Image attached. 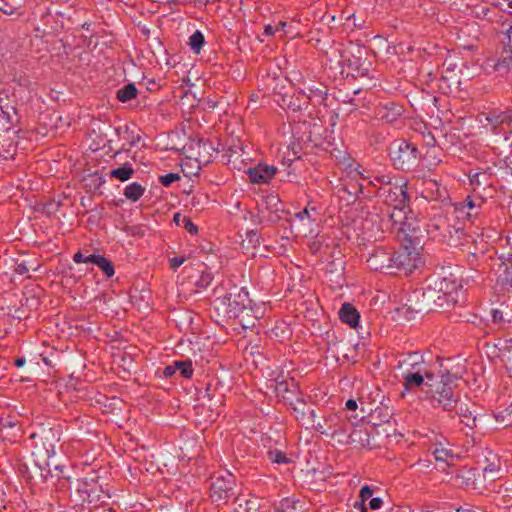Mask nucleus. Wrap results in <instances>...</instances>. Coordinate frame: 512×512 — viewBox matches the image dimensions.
I'll return each mask as SVG.
<instances>
[{
  "instance_id": "f257e3e1",
  "label": "nucleus",
  "mask_w": 512,
  "mask_h": 512,
  "mask_svg": "<svg viewBox=\"0 0 512 512\" xmlns=\"http://www.w3.org/2000/svg\"><path fill=\"white\" fill-rule=\"evenodd\" d=\"M379 186L374 192L370 189L365 191L366 187L359 184V193L364 197L377 196L383 200V203L391 208L388 212V219H403V211L407 210L409 205V195L407 192L408 182L398 178L392 173L378 171L373 176Z\"/></svg>"
},
{
  "instance_id": "f03ea898",
  "label": "nucleus",
  "mask_w": 512,
  "mask_h": 512,
  "mask_svg": "<svg viewBox=\"0 0 512 512\" xmlns=\"http://www.w3.org/2000/svg\"><path fill=\"white\" fill-rule=\"evenodd\" d=\"M396 368L400 372L405 391H414L420 388L425 380L428 381V384L434 379L431 365L418 352H411L400 357Z\"/></svg>"
},
{
  "instance_id": "7ed1b4c3",
  "label": "nucleus",
  "mask_w": 512,
  "mask_h": 512,
  "mask_svg": "<svg viewBox=\"0 0 512 512\" xmlns=\"http://www.w3.org/2000/svg\"><path fill=\"white\" fill-rule=\"evenodd\" d=\"M251 299L246 287L233 285L224 295L216 296L214 308L227 318H237L240 314L250 308Z\"/></svg>"
},
{
  "instance_id": "20e7f679",
  "label": "nucleus",
  "mask_w": 512,
  "mask_h": 512,
  "mask_svg": "<svg viewBox=\"0 0 512 512\" xmlns=\"http://www.w3.org/2000/svg\"><path fill=\"white\" fill-rule=\"evenodd\" d=\"M388 223L391 224L390 228L396 233L401 243L421 245L425 230L410 207L403 211V219H388Z\"/></svg>"
},
{
  "instance_id": "39448f33",
  "label": "nucleus",
  "mask_w": 512,
  "mask_h": 512,
  "mask_svg": "<svg viewBox=\"0 0 512 512\" xmlns=\"http://www.w3.org/2000/svg\"><path fill=\"white\" fill-rule=\"evenodd\" d=\"M389 156L396 169L410 171L417 167L420 152L414 144L405 139H398L391 143Z\"/></svg>"
},
{
  "instance_id": "423d86ee",
  "label": "nucleus",
  "mask_w": 512,
  "mask_h": 512,
  "mask_svg": "<svg viewBox=\"0 0 512 512\" xmlns=\"http://www.w3.org/2000/svg\"><path fill=\"white\" fill-rule=\"evenodd\" d=\"M430 387L428 393L429 401L434 408H442L444 411L451 413L459 402V395L453 391L451 383L441 377V381L436 383H428Z\"/></svg>"
},
{
  "instance_id": "0eeeda50",
  "label": "nucleus",
  "mask_w": 512,
  "mask_h": 512,
  "mask_svg": "<svg viewBox=\"0 0 512 512\" xmlns=\"http://www.w3.org/2000/svg\"><path fill=\"white\" fill-rule=\"evenodd\" d=\"M462 285L460 282L450 275L449 277L438 278L434 281V285H429L423 290V297L436 296V293L446 295L449 303H458L459 294L461 292Z\"/></svg>"
},
{
  "instance_id": "6e6552de",
  "label": "nucleus",
  "mask_w": 512,
  "mask_h": 512,
  "mask_svg": "<svg viewBox=\"0 0 512 512\" xmlns=\"http://www.w3.org/2000/svg\"><path fill=\"white\" fill-rule=\"evenodd\" d=\"M421 245L402 243V247L392 253L393 267L405 272H412L421 263L419 248Z\"/></svg>"
},
{
  "instance_id": "1a4fd4ad",
  "label": "nucleus",
  "mask_w": 512,
  "mask_h": 512,
  "mask_svg": "<svg viewBox=\"0 0 512 512\" xmlns=\"http://www.w3.org/2000/svg\"><path fill=\"white\" fill-rule=\"evenodd\" d=\"M235 480L232 474L217 476L210 487V498L217 506L226 504L234 495Z\"/></svg>"
},
{
  "instance_id": "9d476101",
  "label": "nucleus",
  "mask_w": 512,
  "mask_h": 512,
  "mask_svg": "<svg viewBox=\"0 0 512 512\" xmlns=\"http://www.w3.org/2000/svg\"><path fill=\"white\" fill-rule=\"evenodd\" d=\"M33 464L35 474H38L41 481L46 483L50 478L56 477L60 479L65 477L63 475L64 466L60 464H55L53 470L51 469V453L49 450H46L44 455H41L40 452H33Z\"/></svg>"
},
{
  "instance_id": "9b49d317",
  "label": "nucleus",
  "mask_w": 512,
  "mask_h": 512,
  "mask_svg": "<svg viewBox=\"0 0 512 512\" xmlns=\"http://www.w3.org/2000/svg\"><path fill=\"white\" fill-rule=\"evenodd\" d=\"M478 469L471 467H461L455 473L453 478L454 485L463 489H472L478 493L484 492L483 483L477 482Z\"/></svg>"
},
{
  "instance_id": "f8f14e48",
  "label": "nucleus",
  "mask_w": 512,
  "mask_h": 512,
  "mask_svg": "<svg viewBox=\"0 0 512 512\" xmlns=\"http://www.w3.org/2000/svg\"><path fill=\"white\" fill-rule=\"evenodd\" d=\"M468 178L474 194L492 195L495 191L492 185L493 174L488 170H479L474 173H469Z\"/></svg>"
},
{
  "instance_id": "ddd939ff",
  "label": "nucleus",
  "mask_w": 512,
  "mask_h": 512,
  "mask_svg": "<svg viewBox=\"0 0 512 512\" xmlns=\"http://www.w3.org/2000/svg\"><path fill=\"white\" fill-rule=\"evenodd\" d=\"M375 427L371 425L356 426L349 434V442L360 448L373 449L379 446L373 435Z\"/></svg>"
},
{
  "instance_id": "4468645a",
  "label": "nucleus",
  "mask_w": 512,
  "mask_h": 512,
  "mask_svg": "<svg viewBox=\"0 0 512 512\" xmlns=\"http://www.w3.org/2000/svg\"><path fill=\"white\" fill-rule=\"evenodd\" d=\"M273 382L277 397L281 398L286 404L300 394L298 385L293 378L280 376L275 378Z\"/></svg>"
},
{
  "instance_id": "2eb2a0df",
  "label": "nucleus",
  "mask_w": 512,
  "mask_h": 512,
  "mask_svg": "<svg viewBox=\"0 0 512 512\" xmlns=\"http://www.w3.org/2000/svg\"><path fill=\"white\" fill-rule=\"evenodd\" d=\"M403 113V107L395 102L378 104L374 109V117L383 123L396 122Z\"/></svg>"
},
{
  "instance_id": "dca6fc26",
  "label": "nucleus",
  "mask_w": 512,
  "mask_h": 512,
  "mask_svg": "<svg viewBox=\"0 0 512 512\" xmlns=\"http://www.w3.org/2000/svg\"><path fill=\"white\" fill-rule=\"evenodd\" d=\"M368 267L374 271H382L393 267L392 252L385 248L377 247L366 260Z\"/></svg>"
},
{
  "instance_id": "f3484780",
  "label": "nucleus",
  "mask_w": 512,
  "mask_h": 512,
  "mask_svg": "<svg viewBox=\"0 0 512 512\" xmlns=\"http://www.w3.org/2000/svg\"><path fill=\"white\" fill-rule=\"evenodd\" d=\"M450 225L448 219L444 215H435L428 223H426L424 230L432 239H443L446 233L449 232Z\"/></svg>"
},
{
  "instance_id": "a211bd4d",
  "label": "nucleus",
  "mask_w": 512,
  "mask_h": 512,
  "mask_svg": "<svg viewBox=\"0 0 512 512\" xmlns=\"http://www.w3.org/2000/svg\"><path fill=\"white\" fill-rule=\"evenodd\" d=\"M487 125L490 126L491 130L495 134L501 133L504 125L510 126L512 124V110L506 111H490L486 115Z\"/></svg>"
},
{
  "instance_id": "6ab92c4d",
  "label": "nucleus",
  "mask_w": 512,
  "mask_h": 512,
  "mask_svg": "<svg viewBox=\"0 0 512 512\" xmlns=\"http://www.w3.org/2000/svg\"><path fill=\"white\" fill-rule=\"evenodd\" d=\"M276 167L269 165H257L247 170L249 180L253 184H266L275 176Z\"/></svg>"
},
{
  "instance_id": "aec40b11",
  "label": "nucleus",
  "mask_w": 512,
  "mask_h": 512,
  "mask_svg": "<svg viewBox=\"0 0 512 512\" xmlns=\"http://www.w3.org/2000/svg\"><path fill=\"white\" fill-rule=\"evenodd\" d=\"M500 478L501 466L499 460H497V462L489 463L481 471L478 469L477 482L483 483L484 491H486L493 482Z\"/></svg>"
},
{
  "instance_id": "412c9836",
  "label": "nucleus",
  "mask_w": 512,
  "mask_h": 512,
  "mask_svg": "<svg viewBox=\"0 0 512 512\" xmlns=\"http://www.w3.org/2000/svg\"><path fill=\"white\" fill-rule=\"evenodd\" d=\"M344 169L348 172L349 175L352 173H356L362 180L367 181V186L370 188H376L379 186V183L374 180V175L378 172H369L360 164L352 159H348V163L345 164Z\"/></svg>"
},
{
  "instance_id": "4be33fe9",
  "label": "nucleus",
  "mask_w": 512,
  "mask_h": 512,
  "mask_svg": "<svg viewBox=\"0 0 512 512\" xmlns=\"http://www.w3.org/2000/svg\"><path fill=\"white\" fill-rule=\"evenodd\" d=\"M446 193L445 188H442L440 183L434 179H425L422 182L421 195L428 201H437L444 197Z\"/></svg>"
},
{
  "instance_id": "5701e85b",
  "label": "nucleus",
  "mask_w": 512,
  "mask_h": 512,
  "mask_svg": "<svg viewBox=\"0 0 512 512\" xmlns=\"http://www.w3.org/2000/svg\"><path fill=\"white\" fill-rule=\"evenodd\" d=\"M317 216L316 208L308 203L303 210L295 213L294 218L305 230L311 231V226L317 221Z\"/></svg>"
},
{
  "instance_id": "b1692460",
  "label": "nucleus",
  "mask_w": 512,
  "mask_h": 512,
  "mask_svg": "<svg viewBox=\"0 0 512 512\" xmlns=\"http://www.w3.org/2000/svg\"><path fill=\"white\" fill-rule=\"evenodd\" d=\"M338 315L343 323H346L351 327H356L359 324L360 314L351 303H343Z\"/></svg>"
},
{
  "instance_id": "393cba45",
  "label": "nucleus",
  "mask_w": 512,
  "mask_h": 512,
  "mask_svg": "<svg viewBox=\"0 0 512 512\" xmlns=\"http://www.w3.org/2000/svg\"><path fill=\"white\" fill-rule=\"evenodd\" d=\"M488 197H492V195H479L473 193V195L467 196L464 201L459 203L460 209L474 211V215H477ZM468 216H471V212H468Z\"/></svg>"
},
{
  "instance_id": "a878e982",
  "label": "nucleus",
  "mask_w": 512,
  "mask_h": 512,
  "mask_svg": "<svg viewBox=\"0 0 512 512\" xmlns=\"http://www.w3.org/2000/svg\"><path fill=\"white\" fill-rule=\"evenodd\" d=\"M283 101L287 108L293 112L307 110L309 107L304 90L293 94L288 99L284 98Z\"/></svg>"
},
{
  "instance_id": "bb28decb",
  "label": "nucleus",
  "mask_w": 512,
  "mask_h": 512,
  "mask_svg": "<svg viewBox=\"0 0 512 512\" xmlns=\"http://www.w3.org/2000/svg\"><path fill=\"white\" fill-rule=\"evenodd\" d=\"M287 405L292 409L294 417L298 422L303 423L307 419L309 407L302 397L297 396L295 399L289 401Z\"/></svg>"
},
{
  "instance_id": "cd10ccee",
  "label": "nucleus",
  "mask_w": 512,
  "mask_h": 512,
  "mask_svg": "<svg viewBox=\"0 0 512 512\" xmlns=\"http://www.w3.org/2000/svg\"><path fill=\"white\" fill-rule=\"evenodd\" d=\"M90 263L95 264L107 278H111L115 274L113 263L103 255L90 254L88 259Z\"/></svg>"
},
{
  "instance_id": "c85d7f7f",
  "label": "nucleus",
  "mask_w": 512,
  "mask_h": 512,
  "mask_svg": "<svg viewBox=\"0 0 512 512\" xmlns=\"http://www.w3.org/2000/svg\"><path fill=\"white\" fill-rule=\"evenodd\" d=\"M308 105H322L325 103L327 97V90L324 86L321 87H308L305 91Z\"/></svg>"
},
{
  "instance_id": "c756f323",
  "label": "nucleus",
  "mask_w": 512,
  "mask_h": 512,
  "mask_svg": "<svg viewBox=\"0 0 512 512\" xmlns=\"http://www.w3.org/2000/svg\"><path fill=\"white\" fill-rule=\"evenodd\" d=\"M25 0H0V12L6 15H22Z\"/></svg>"
},
{
  "instance_id": "7c9ffc66",
  "label": "nucleus",
  "mask_w": 512,
  "mask_h": 512,
  "mask_svg": "<svg viewBox=\"0 0 512 512\" xmlns=\"http://www.w3.org/2000/svg\"><path fill=\"white\" fill-rule=\"evenodd\" d=\"M427 301V311H431L434 309H445L452 306H455L457 303H449L448 297L446 295H441L440 293H436V296L432 297H424Z\"/></svg>"
},
{
  "instance_id": "2f4dec72",
  "label": "nucleus",
  "mask_w": 512,
  "mask_h": 512,
  "mask_svg": "<svg viewBox=\"0 0 512 512\" xmlns=\"http://www.w3.org/2000/svg\"><path fill=\"white\" fill-rule=\"evenodd\" d=\"M500 42L504 48L512 47V22L504 20L500 24V29L497 32Z\"/></svg>"
},
{
  "instance_id": "473e14b6",
  "label": "nucleus",
  "mask_w": 512,
  "mask_h": 512,
  "mask_svg": "<svg viewBox=\"0 0 512 512\" xmlns=\"http://www.w3.org/2000/svg\"><path fill=\"white\" fill-rule=\"evenodd\" d=\"M138 95V89L135 83H128L117 90L116 99L122 103L129 102L136 98Z\"/></svg>"
},
{
  "instance_id": "72a5a7b5",
  "label": "nucleus",
  "mask_w": 512,
  "mask_h": 512,
  "mask_svg": "<svg viewBox=\"0 0 512 512\" xmlns=\"http://www.w3.org/2000/svg\"><path fill=\"white\" fill-rule=\"evenodd\" d=\"M497 282L506 289L512 287V262L509 264L502 263L500 265Z\"/></svg>"
},
{
  "instance_id": "f704fd0d",
  "label": "nucleus",
  "mask_w": 512,
  "mask_h": 512,
  "mask_svg": "<svg viewBox=\"0 0 512 512\" xmlns=\"http://www.w3.org/2000/svg\"><path fill=\"white\" fill-rule=\"evenodd\" d=\"M145 193V187L138 182L128 184L123 191V195L130 201H138Z\"/></svg>"
},
{
  "instance_id": "c9c22d12",
  "label": "nucleus",
  "mask_w": 512,
  "mask_h": 512,
  "mask_svg": "<svg viewBox=\"0 0 512 512\" xmlns=\"http://www.w3.org/2000/svg\"><path fill=\"white\" fill-rule=\"evenodd\" d=\"M134 172L135 171H134L132 165L129 163H126L119 168L110 170L109 177L115 178V179H118V180L124 182V181L129 180L133 176Z\"/></svg>"
},
{
  "instance_id": "e433bc0d",
  "label": "nucleus",
  "mask_w": 512,
  "mask_h": 512,
  "mask_svg": "<svg viewBox=\"0 0 512 512\" xmlns=\"http://www.w3.org/2000/svg\"><path fill=\"white\" fill-rule=\"evenodd\" d=\"M173 367L176 368V372H178L181 377L185 379L192 378L194 369L190 359L174 361Z\"/></svg>"
},
{
  "instance_id": "4c0bfd02",
  "label": "nucleus",
  "mask_w": 512,
  "mask_h": 512,
  "mask_svg": "<svg viewBox=\"0 0 512 512\" xmlns=\"http://www.w3.org/2000/svg\"><path fill=\"white\" fill-rule=\"evenodd\" d=\"M494 418L501 427L509 426L512 423V403L505 408L498 409L494 413Z\"/></svg>"
},
{
  "instance_id": "58836bf2",
  "label": "nucleus",
  "mask_w": 512,
  "mask_h": 512,
  "mask_svg": "<svg viewBox=\"0 0 512 512\" xmlns=\"http://www.w3.org/2000/svg\"><path fill=\"white\" fill-rule=\"evenodd\" d=\"M206 41L203 33L199 30H196L188 40V45L190 49L195 53L199 54L204 47Z\"/></svg>"
},
{
  "instance_id": "ea45409f",
  "label": "nucleus",
  "mask_w": 512,
  "mask_h": 512,
  "mask_svg": "<svg viewBox=\"0 0 512 512\" xmlns=\"http://www.w3.org/2000/svg\"><path fill=\"white\" fill-rule=\"evenodd\" d=\"M495 69L497 71L512 69V46L503 49L501 57L495 64Z\"/></svg>"
},
{
  "instance_id": "a19ab883",
  "label": "nucleus",
  "mask_w": 512,
  "mask_h": 512,
  "mask_svg": "<svg viewBox=\"0 0 512 512\" xmlns=\"http://www.w3.org/2000/svg\"><path fill=\"white\" fill-rule=\"evenodd\" d=\"M372 495H373V490L371 489V487L368 485L363 486L359 492V498L361 501L359 503H356L354 507L356 509H358L360 512H367V507L365 506V502L368 499H371Z\"/></svg>"
},
{
  "instance_id": "79ce46f5",
  "label": "nucleus",
  "mask_w": 512,
  "mask_h": 512,
  "mask_svg": "<svg viewBox=\"0 0 512 512\" xmlns=\"http://www.w3.org/2000/svg\"><path fill=\"white\" fill-rule=\"evenodd\" d=\"M439 152H440L439 149L436 147H432L429 150H427V152L424 156V159H425L429 169L431 167L438 166L442 162V159L439 156Z\"/></svg>"
},
{
  "instance_id": "37998d69",
  "label": "nucleus",
  "mask_w": 512,
  "mask_h": 512,
  "mask_svg": "<svg viewBox=\"0 0 512 512\" xmlns=\"http://www.w3.org/2000/svg\"><path fill=\"white\" fill-rule=\"evenodd\" d=\"M325 130L321 125L313 124L310 126L307 141L311 142L313 146L321 145V131Z\"/></svg>"
},
{
  "instance_id": "c03bdc74",
  "label": "nucleus",
  "mask_w": 512,
  "mask_h": 512,
  "mask_svg": "<svg viewBox=\"0 0 512 512\" xmlns=\"http://www.w3.org/2000/svg\"><path fill=\"white\" fill-rule=\"evenodd\" d=\"M268 458L271 462L277 464H288L291 460L287 457L286 453L281 450H269L267 452Z\"/></svg>"
},
{
  "instance_id": "a18cd8bd",
  "label": "nucleus",
  "mask_w": 512,
  "mask_h": 512,
  "mask_svg": "<svg viewBox=\"0 0 512 512\" xmlns=\"http://www.w3.org/2000/svg\"><path fill=\"white\" fill-rule=\"evenodd\" d=\"M213 274L210 271H202L199 279L195 282V286L200 289H206L213 281Z\"/></svg>"
},
{
  "instance_id": "49530a36",
  "label": "nucleus",
  "mask_w": 512,
  "mask_h": 512,
  "mask_svg": "<svg viewBox=\"0 0 512 512\" xmlns=\"http://www.w3.org/2000/svg\"><path fill=\"white\" fill-rule=\"evenodd\" d=\"M433 455L436 459V461L445 462L449 464L448 460L453 458V454L451 450L446 448H438L436 447L433 451Z\"/></svg>"
},
{
  "instance_id": "de8ad7c7",
  "label": "nucleus",
  "mask_w": 512,
  "mask_h": 512,
  "mask_svg": "<svg viewBox=\"0 0 512 512\" xmlns=\"http://www.w3.org/2000/svg\"><path fill=\"white\" fill-rule=\"evenodd\" d=\"M124 232L133 237L142 238L145 235V227L143 225H131V226H125L123 229Z\"/></svg>"
},
{
  "instance_id": "09e8293b",
  "label": "nucleus",
  "mask_w": 512,
  "mask_h": 512,
  "mask_svg": "<svg viewBox=\"0 0 512 512\" xmlns=\"http://www.w3.org/2000/svg\"><path fill=\"white\" fill-rule=\"evenodd\" d=\"M178 180H180V175L178 173H168V174L159 176V182L164 187H169L172 183H174Z\"/></svg>"
},
{
  "instance_id": "8fccbe9b",
  "label": "nucleus",
  "mask_w": 512,
  "mask_h": 512,
  "mask_svg": "<svg viewBox=\"0 0 512 512\" xmlns=\"http://www.w3.org/2000/svg\"><path fill=\"white\" fill-rule=\"evenodd\" d=\"M451 416L458 415L460 417L468 418L471 416V412L468 410L467 407H464L463 404L459 403L457 404L456 408L453 409V411L450 413Z\"/></svg>"
},
{
  "instance_id": "3c124183",
  "label": "nucleus",
  "mask_w": 512,
  "mask_h": 512,
  "mask_svg": "<svg viewBox=\"0 0 512 512\" xmlns=\"http://www.w3.org/2000/svg\"><path fill=\"white\" fill-rule=\"evenodd\" d=\"M490 315H491V318H492V322L494 324H501L504 322V316H503V311L499 308H492L490 310Z\"/></svg>"
},
{
  "instance_id": "603ef678",
  "label": "nucleus",
  "mask_w": 512,
  "mask_h": 512,
  "mask_svg": "<svg viewBox=\"0 0 512 512\" xmlns=\"http://www.w3.org/2000/svg\"><path fill=\"white\" fill-rule=\"evenodd\" d=\"M182 224L185 230L189 232L191 235H196L198 233V227L192 222L190 217L187 216L186 219H183Z\"/></svg>"
},
{
  "instance_id": "864d4df0",
  "label": "nucleus",
  "mask_w": 512,
  "mask_h": 512,
  "mask_svg": "<svg viewBox=\"0 0 512 512\" xmlns=\"http://www.w3.org/2000/svg\"><path fill=\"white\" fill-rule=\"evenodd\" d=\"M90 177L95 190L100 189V187L106 182L105 178L98 172H95Z\"/></svg>"
},
{
  "instance_id": "5fc2aeb1",
  "label": "nucleus",
  "mask_w": 512,
  "mask_h": 512,
  "mask_svg": "<svg viewBox=\"0 0 512 512\" xmlns=\"http://www.w3.org/2000/svg\"><path fill=\"white\" fill-rule=\"evenodd\" d=\"M186 0H158V2L169 8L170 11H174L175 8L181 4H184Z\"/></svg>"
},
{
  "instance_id": "6e6d98bb",
  "label": "nucleus",
  "mask_w": 512,
  "mask_h": 512,
  "mask_svg": "<svg viewBox=\"0 0 512 512\" xmlns=\"http://www.w3.org/2000/svg\"><path fill=\"white\" fill-rule=\"evenodd\" d=\"M185 261V257H173L169 259V266L173 271H176Z\"/></svg>"
},
{
  "instance_id": "4d7b16f0",
  "label": "nucleus",
  "mask_w": 512,
  "mask_h": 512,
  "mask_svg": "<svg viewBox=\"0 0 512 512\" xmlns=\"http://www.w3.org/2000/svg\"><path fill=\"white\" fill-rule=\"evenodd\" d=\"M90 258V255L85 256L82 252L78 251L73 255V261L77 264L80 263H90L88 260Z\"/></svg>"
},
{
  "instance_id": "13d9d810",
  "label": "nucleus",
  "mask_w": 512,
  "mask_h": 512,
  "mask_svg": "<svg viewBox=\"0 0 512 512\" xmlns=\"http://www.w3.org/2000/svg\"><path fill=\"white\" fill-rule=\"evenodd\" d=\"M383 500L380 497L371 498L369 501V508L371 510H378L382 507Z\"/></svg>"
},
{
  "instance_id": "bf43d9fd",
  "label": "nucleus",
  "mask_w": 512,
  "mask_h": 512,
  "mask_svg": "<svg viewBox=\"0 0 512 512\" xmlns=\"http://www.w3.org/2000/svg\"><path fill=\"white\" fill-rule=\"evenodd\" d=\"M176 373H177L176 368L173 367V363L171 365L164 367L163 372H162V374L165 378H171Z\"/></svg>"
},
{
  "instance_id": "052dcab7",
  "label": "nucleus",
  "mask_w": 512,
  "mask_h": 512,
  "mask_svg": "<svg viewBox=\"0 0 512 512\" xmlns=\"http://www.w3.org/2000/svg\"><path fill=\"white\" fill-rule=\"evenodd\" d=\"M29 268L27 267L25 262L17 263L15 266V272L19 275H24L28 273Z\"/></svg>"
},
{
  "instance_id": "680f3d73",
  "label": "nucleus",
  "mask_w": 512,
  "mask_h": 512,
  "mask_svg": "<svg viewBox=\"0 0 512 512\" xmlns=\"http://www.w3.org/2000/svg\"><path fill=\"white\" fill-rule=\"evenodd\" d=\"M187 216L180 214L179 212L175 213L173 216V221L177 226L183 225V219H186Z\"/></svg>"
},
{
  "instance_id": "e2e57ef3",
  "label": "nucleus",
  "mask_w": 512,
  "mask_h": 512,
  "mask_svg": "<svg viewBox=\"0 0 512 512\" xmlns=\"http://www.w3.org/2000/svg\"><path fill=\"white\" fill-rule=\"evenodd\" d=\"M276 32H277V28H275V26L266 25L264 27V34L266 36H273Z\"/></svg>"
},
{
  "instance_id": "0e129e2a",
  "label": "nucleus",
  "mask_w": 512,
  "mask_h": 512,
  "mask_svg": "<svg viewBox=\"0 0 512 512\" xmlns=\"http://www.w3.org/2000/svg\"><path fill=\"white\" fill-rule=\"evenodd\" d=\"M256 510H257V508L255 507V505H254V502H253V501H251V500H247V501L245 502V508H244V511H245V512H253V511H256Z\"/></svg>"
},
{
  "instance_id": "69168bd1",
  "label": "nucleus",
  "mask_w": 512,
  "mask_h": 512,
  "mask_svg": "<svg viewBox=\"0 0 512 512\" xmlns=\"http://www.w3.org/2000/svg\"><path fill=\"white\" fill-rule=\"evenodd\" d=\"M345 406H346V409L354 411L357 409V402L354 399H348L346 401Z\"/></svg>"
},
{
  "instance_id": "338daca9",
  "label": "nucleus",
  "mask_w": 512,
  "mask_h": 512,
  "mask_svg": "<svg viewBox=\"0 0 512 512\" xmlns=\"http://www.w3.org/2000/svg\"><path fill=\"white\" fill-rule=\"evenodd\" d=\"M25 363H26V359L24 357H18L14 360V365L17 368L24 366Z\"/></svg>"
},
{
  "instance_id": "774afa93",
  "label": "nucleus",
  "mask_w": 512,
  "mask_h": 512,
  "mask_svg": "<svg viewBox=\"0 0 512 512\" xmlns=\"http://www.w3.org/2000/svg\"><path fill=\"white\" fill-rule=\"evenodd\" d=\"M315 417H316V414H315V411L313 409H308V415H307V419H309L311 421L312 424H314L315 422Z\"/></svg>"
}]
</instances>
